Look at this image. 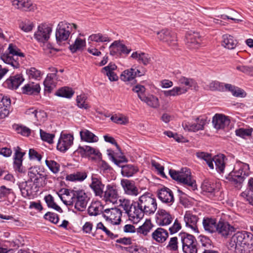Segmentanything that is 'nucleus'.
<instances>
[{
	"mask_svg": "<svg viewBox=\"0 0 253 253\" xmlns=\"http://www.w3.org/2000/svg\"><path fill=\"white\" fill-rule=\"evenodd\" d=\"M228 248L235 253H250L253 250V234L246 231H238L230 238Z\"/></svg>",
	"mask_w": 253,
	"mask_h": 253,
	"instance_id": "f257e3e1",
	"label": "nucleus"
},
{
	"mask_svg": "<svg viewBox=\"0 0 253 253\" xmlns=\"http://www.w3.org/2000/svg\"><path fill=\"white\" fill-rule=\"evenodd\" d=\"M157 209L156 199L149 193L140 196L137 201V209H134L135 213H137V223L143 218L144 214L150 215L153 214Z\"/></svg>",
	"mask_w": 253,
	"mask_h": 253,
	"instance_id": "f03ea898",
	"label": "nucleus"
},
{
	"mask_svg": "<svg viewBox=\"0 0 253 253\" xmlns=\"http://www.w3.org/2000/svg\"><path fill=\"white\" fill-rule=\"evenodd\" d=\"M249 165L239 162L236 164L233 170L228 174L226 178L231 182L238 189H240L242 183L249 175Z\"/></svg>",
	"mask_w": 253,
	"mask_h": 253,
	"instance_id": "7ed1b4c3",
	"label": "nucleus"
},
{
	"mask_svg": "<svg viewBox=\"0 0 253 253\" xmlns=\"http://www.w3.org/2000/svg\"><path fill=\"white\" fill-rule=\"evenodd\" d=\"M72 197L69 199H63L61 195L58 194L60 199L63 203L67 206H71L74 204L76 209L79 211H84L86 207L88 198L86 194L83 190H72Z\"/></svg>",
	"mask_w": 253,
	"mask_h": 253,
	"instance_id": "20e7f679",
	"label": "nucleus"
},
{
	"mask_svg": "<svg viewBox=\"0 0 253 253\" xmlns=\"http://www.w3.org/2000/svg\"><path fill=\"white\" fill-rule=\"evenodd\" d=\"M196 155L198 158L205 160L211 169L214 168L212 162L214 161L216 170L219 173L224 172L225 167L224 161L225 157L223 155H218L212 158L211 154L199 151L196 152Z\"/></svg>",
	"mask_w": 253,
	"mask_h": 253,
	"instance_id": "39448f33",
	"label": "nucleus"
},
{
	"mask_svg": "<svg viewBox=\"0 0 253 253\" xmlns=\"http://www.w3.org/2000/svg\"><path fill=\"white\" fill-rule=\"evenodd\" d=\"M169 174L173 179L179 183L190 187L193 190L196 188V181L192 179L191 172L189 169L182 168L179 171L170 169Z\"/></svg>",
	"mask_w": 253,
	"mask_h": 253,
	"instance_id": "423d86ee",
	"label": "nucleus"
},
{
	"mask_svg": "<svg viewBox=\"0 0 253 253\" xmlns=\"http://www.w3.org/2000/svg\"><path fill=\"white\" fill-rule=\"evenodd\" d=\"M78 26L74 23H69L66 21H61L58 24L55 37L57 43L67 41L71 33L77 29Z\"/></svg>",
	"mask_w": 253,
	"mask_h": 253,
	"instance_id": "0eeeda50",
	"label": "nucleus"
},
{
	"mask_svg": "<svg viewBox=\"0 0 253 253\" xmlns=\"http://www.w3.org/2000/svg\"><path fill=\"white\" fill-rule=\"evenodd\" d=\"M178 237L182 243L183 253H197V242L194 236L183 232L179 234Z\"/></svg>",
	"mask_w": 253,
	"mask_h": 253,
	"instance_id": "6e6552de",
	"label": "nucleus"
},
{
	"mask_svg": "<svg viewBox=\"0 0 253 253\" xmlns=\"http://www.w3.org/2000/svg\"><path fill=\"white\" fill-rule=\"evenodd\" d=\"M8 49L9 50V53H4L1 55L0 56L1 60L5 63L10 65L14 68H19L20 64L17 61L18 58L16 57L15 58L13 56L16 55L24 57V53L19 52L20 50L18 47L12 43L9 44Z\"/></svg>",
	"mask_w": 253,
	"mask_h": 253,
	"instance_id": "1a4fd4ad",
	"label": "nucleus"
},
{
	"mask_svg": "<svg viewBox=\"0 0 253 253\" xmlns=\"http://www.w3.org/2000/svg\"><path fill=\"white\" fill-rule=\"evenodd\" d=\"M14 153L13 155V168L14 171L17 173L25 174L26 169L23 166V157L25 155V152H22V149L16 146L14 148Z\"/></svg>",
	"mask_w": 253,
	"mask_h": 253,
	"instance_id": "9d476101",
	"label": "nucleus"
},
{
	"mask_svg": "<svg viewBox=\"0 0 253 253\" xmlns=\"http://www.w3.org/2000/svg\"><path fill=\"white\" fill-rule=\"evenodd\" d=\"M28 175V181L33 182L36 188L43 187L46 184V175L41 173L35 167L29 168Z\"/></svg>",
	"mask_w": 253,
	"mask_h": 253,
	"instance_id": "9b49d317",
	"label": "nucleus"
},
{
	"mask_svg": "<svg viewBox=\"0 0 253 253\" xmlns=\"http://www.w3.org/2000/svg\"><path fill=\"white\" fill-rule=\"evenodd\" d=\"M121 206L123 207L124 211L127 214L129 219L133 223L136 224L137 213H135L136 211H134V209H137V201H133L132 202L128 199H123L120 200Z\"/></svg>",
	"mask_w": 253,
	"mask_h": 253,
	"instance_id": "f8f14e48",
	"label": "nucleus"
},
{
	"mask_svg": "<svg viewBox=\"0 0 253 253\" xmlns=\"http://www.w3.org/2000/svg\"><path fill=\"white\" fill-rule=\"evenodd\" d=\"M196 123L184 122L182 123V126L185 130L188 131H197L203 130L205 125L210 120H208V118L206 116H200L196 119Z\"/></svg>",
	"mask_w": 253,
	"mask_h": 253,
	"instance_id": "ddd939ff",
	"label": "nucleus"
},
{
	"mask_svg": "<svg viewBox=\"0 0 253 253\" xmlns=\"http://www.w3.org/2000/svg\"><path fill=\"white\" fill-rule=\"evenodd\" d=\"M157 35L160 41L167 43L168 45L174 46L176 44V37L174 32L166 29L158 32Z\"/></svg>",
	"mask_w": 253,
	"mask_h": 253,
	"instance_id": "4468645a",
	"label": "nucleus"
},
{
	"mask_svg": "<svg viewBox=\"0 0 253 253\" xmlns=\"http://www.w3.org/2000/svg\"><path fill=\"white\" fill-rule=\"evenodd\" d=\"M235 227L230 225L228 222L223 220H219L217 222L216 232L222 237L227 238L235 232Z\"/></svg>",
	"mask_w": 253,
	"mask_h": 253,
	"instance_id": "2eb2a0df",
	"label": "nucleus"
},
{
	"mask_svg": "<svg viewBox=\"0 0 253 253\" xmlns=\"http://www.w3.org/2000/svg\"><path fill=\"white\" fill-rule=\"evenodd\" d=\"M110 54L113 56H120L122 54H128L131 51L126 45L119 41L113 42L109 47Z\"/></svg>",
	"mask_w": 253,
	"mask_h": 253,
	"instance_id": "dca6fc26",
	"label": "nucleus"
},
{
	"mask_svg": "<svg viewBox=\"0 0 253 253\" xmlns=\"http://www.w3.org/2000/svg\"><path fill=\"white\" fill-rule=\"evenodd\" d=\"M52 28L46 24L39 25L38 31L35 33V38L40 42H44L48 41L50 37Z\"/></svg>",
	"mask_w": 253,
	"mask_h": 253,
	"instance_id": "f3484780",
	"label": "nucleus"
},
{
	"mask_svg": "<svg viewBox=\"0 0 253 253\" xmlns=\"http://www.w3.org/2000/svg\"><path fill=\"white\" fill-rule=\"evenodd\" d=\"M157 196L162 202L169 206L171 205L174 201L172 191L166 187H163L157 191Z\"/></svg>",
	"mask_w": 253,
	"mask_h": 253,
	"instance_id": "a211bd4d",
	"label": "nucleus"
},
{
	"mask_svg": "<svg viewBox=\"0 0 253 253\" xmlns=\"http://www.w3.org/2000/svg\"><path fill=\"white\" fill-rule=\"evenodd\" d=\"M74 137L70 134H61L57 145V149L65 152L73 143Z\"/></svg>",
	"mask_w": 253,
	"mask_h": 253,
	"instance_id": "6ab92c4d",
	"label": "nucleus"
},
{
	"mask_svg": "<svg viewBox=\"0 0 253 253\" xmlns=\"http://www.w3.org/2000/svg\"><path fill=\"white\" fill-rule=\"evenodd\" d=\"M106 214H103V216L109 219L115 224H118L121 221V216L122 212L118 208L107 209L104 210Z\"/></svg>",
	"mask_w": 253,
	"mask_h": 253,
	"instance_id": "aec40b11",
	"label": "nucleus"
},
{
	"mask_svg": "<svg viewBox=\"0 0 253 253\" xmlns=\"http://www.w3.org/2000/svg\"><path fill=\"white\" fill-rule=\"evenodd\" d=\"M24 79L21 74L10 76L4 83L3 86L11 89H17L23 82Z\"/></svg>",
	"mask_w": 253,
	"mask_h": 253,
	"instance_id": "412c9836",
	"label": "nucleus"
},
{
	"mask_svg": "<svg viewBox=\"0 0 253 253\" xmlns=\"http://www.w3.org/2000/svg\"><path fill=\"white\" fill-rule=\"evenodd\" d=\"M121 184L126 194L136 196L139 194L138 189L133 181L123 179L121 180Z\"/></svg>",
	"mask_w": 253,
	"mask_h": 253,
	"instance_id": "4be33fe9",
	"label": "nucleus"
},
{
	"mask_svg": "<svg viewBox=\"0 0 253 253\" xmlns=\"http://www.w3.org/2000/svg\"><path fill=\"white\" fill-rule=\"evenodd\" d=\"M10 104L9 97L0 94V119H4L8 115Z\"/></svg>",
	"mask_w": 253,
	"mask_h": 253,
	"instance_id": "5701e85b",
	"label": "nucleus"
},
{
	"mask_svg": "<svg viewBox=\"0 0 253 253\" xmlns=\"http://www.w3.org/2000/svg\"><path fill=\"white\" fill-rule=\"evenodd\" d=\"M156 218L157 223L160 226L169 225L173 219L169 213L163 209L158 210L156 214Z\"/></svg>",
	"mask_w": 253,
	"mask_h": 253,
	"instance_id": "b1692460",
	"label": "nucleus"
},
{
	"mask_svg": "<svg viewBox=\"0 0 253 253\" xmlns=\"http://www.w3.org/2000/svg\"><path fill=\"white\" fill-rule=\"evenodd\" d=\"M25 114L33 121L42 122L46 117V113L42 110L30 108L25 111Z\"/></svg>",
	"mask_w": 253,
	"mask_h": 253,
	"instance_id": "393cba45",
	"label": "nucleus"
},
{
	"mask_svg": "<svg viewBox=\"0 0 253 253\" xmlns=\"http://www.w3.org/2000/svg\"><path fill=\"white\" fill-rule=\"evenodd\" d=\"M212 124L216 129H223L229 125L230 120L224 115L216 114L212 118Z\"/></svg>",
	"mask_w": 253,
	"mask_h": 253,
	"instance_id": "a878e982",
	"label": "nucleus"
},
{
	"mask_svg": "<svg viewBox=\"0 0 253 253\" xmlns=\"http://www.w3.org/2000/svg\"><path fill=\"white\" fill-rule=\"evenodd\" d=\"M90 187L96 196H102L104 185L102 183L101 179L96 177L95 175L93 174L91 176V183L90 184Z\"/></svg>",
	"mask_w": 253,
	"mask_h": 253,
	"instance_id": "bb28decb",
	"label": "nucleus"
},
{
	"mask_svg": "<svg viewBox=\"0 0 253 253\" xmlns=\"http://www.w3.org/2000/svg\"><path fill=\"white\" fill-rule=\"evenodd\" d=\"M198 217L193 214L190 211H187L184 217L185 225L187 227L191 228L194 231H198L197 223L198 221Z\"/></svg>",
	"mask_w": 253,
	"mask_h": 253,
	"instance_id": "cd10ccee",
	"label": "nucleus"
},
{
	"mask_svg": "<svg viewBox=\"0 0 253 253\" xmlns=\"http://www.w3.org/2000/svg\"><path fill=\"white\" fill-rule=\"evenodd\" d=\"M118 192L116 186L112 185H108L104 192V197L106 201L114 203L118 198Z\"/></svg>",
	"mask_w": 253,
	"mask_h": 253,
	"instance_id": "c85d7f7f",
	"label": "nucleus"
},
{
	"mask_svg": "<svg viewBox=\"0 0 253 253\" xmlns=\"http://www.w3.org/2000/svg\"><path fill=\"white\" fill-rule=\"evenodd\" d=\"M12 3L15 8L24 11H31L34 8L33 3L29 0H12Z\"/></svg>",
	"mask_w": 253,
	"mask_h": 253,
	"instance_id": "c756f323",
	"label": "nucleus"
},
{
	"mask_svg": "<svg viewBox=\"0 0 253 253\" xmlns=\"http://www.w3.org/2000/svg\"><path fill=\"white\" fill-rule=\"evenodd\" d=\"M169 233L165 229L159 227L152 234V239L158 243H164L168 238Z\"/></svg>",
	"mask_w": 253,
	"mask_h": 253,
	"instance_id": "7c9ffc66",
	"label": "nucleus"
},
{
	"mask_svg": "<svg viewBox=\"0 0 253 253\" xmlns=\"http://www.w3.org/2000/svg\"><path fill=\"white\" fill-rule=\"evenodd\" d=\"M77 151L83 157L90 156L91 155H94L99 158L101 156V154L98 150L89 146H80Z\"/></svg>",
	"mask_w": 253,
	"mask_h": 253,
	"instance_id": "2f4dec72",
	"label": "nucleus"
},
{
	"mask_svg": "<svg viewBox=\"0 0 253 253\" xmlns=\"http://www.w3.org/2000/svg\"><path fill=\"white\" fill-rule=\"evenodd\" d=\"M136 73L135 69L130 68L125 70L121 75V79L124 82H130L131 84H135Z\"/></svg>",
	"mask_w": 253,
	"mask_h": 253,
	"instance_id": "473e14b6",
	"label": "nucleus"
},
{
	"mask_svg": "<svg viewBox=\"0 0 253 253\" xmlns=\"http://www.w3.org/2000/svg\"><path fill=\"white\" fill-rule=\"evenodd\" d=\"M203 225L205 230L210 233L216 232L217 223L214 218L206 217L203 220Z\"/></svg>",
	"mask_w": 253,
	"mask_h": 253,
	"instance_id": "72a5a7b5",
	"label": "nucleus"
},
{
	"mask_svg": "<svg viewBox=\"0 0 253 253\" xmlns=\"http://www.w3.org/2000/svg\"><path fill=\"white\" fill-rule=\"evenodd\" d=\"M237 44V42L234 37L230 35L222 36V45L229 49H233Z\"/></svg>",
	"mask_w": 253,
	"mask_h": 253,
	"instance_id": "f704fd0d",
	"label": "nucleus"
},
{
	"mask_svg": "<svg viewBox=\"0 0 253 253\" xmlns=\"http://www.w3.org/2000/svg\"><path fill=\"white\" fill-rule=\"evenodd\" d=\"M40 84L34 83L26 84L22 88L23 93L29 95L38 94L40 92Z\"/></svg>",
	"mask_w": 253,
	"mask_h": 253,
	"instance_id": "c9c22d12",
	"label": "nucleus"
},
{
	"mask_svg": "<svg viewBox=\"0 0 253 253\" xmlns=\"http://www.w3.org/2000/svg\"><path fill=\"white\" fill-rule=\"evenodd\" d=\"M186 39L188 46L192 48H198L201 41L198 33H188L186 35Z\"/></svg>",
	"mask_w": 253,
	"mask_h": 253,
	"instance_id": "e433bc0d",
	"label": "nucleus"
},
{
	"mask_svg": "<svg viewBox=\"0 0 253 253\" xmlns=\"http://www.w3.org/2000/svg\"><path fill=\"white\" fill-rule=\"evenodd\" d=\"M80 134L81 139L85 142H96L98 140V137L92 132L85 129L81 130Z\"/></svg>",
	"mask_w": 253,
	"mask_h": 253,
	"instance_id": "4c0bfd02",
	"label": "nucleus"
},
{
	"mask_svg": "<svg viewBox=\"0 0 253 253\" xmlns=\"http://www.w3.org/2000/svg\"><path fill=\"white\" fill-rule=\"evenodd\" d=\"M138 171V169L132 165H126L122 166V174L126 177L132 176Z\"/></svg>",
	"mask_w": 253,
	"mask_h": 253,
	"instance_id": "58836bf2",
	"label": "nucleus"
},
{
	"mask_svg": "<svg viewBox=\"0 0 253 253\" xmlns=\"http://www.w3.org/2000/svg\"><path fill=\"white\" fill-rule=\"evenodd\" d=\"M186 92H187V88L175 86L172 89L164 91V93L166 96H175L185 93Z\"/></svg>",
	"mask_w": 253,
	"mask_h": 253,
	"instance_id": "ea45409f",
	"label": "nucleus"
},
{
	"mask_svg": "<svg viewBox=\"0 0 253 253\" xmlns=\"http://www.w3.org/2000/svg\"><path fill=\"white\" fill-rule=\"evenodd\" d=\"M29 182L28 180L23 182L19 185L21 194L25 198L31 196L32 194V186L31 184H28Z\"/></svg>",
	"mask_w": 253,
	"mask_h": 253,
	"instance_id": "a19ab883",
	"label": "nucleus"
},
{
	"mask_svg": "<svg viewBox=\"0 0 253 253\" xmlns=\"http://www.w3.org/2000/svg\"><path fill=\"white\" fill-rule=\"evenodd\" d=\"M55 78V74H48L44 81L43 84L45 91L50 92L54 86L53 79Z\"/></svg>",
	"mask_w": 253,
	"mask_h": 253,
	"instance_id": "79ce46f5",
	"label": "nucleus"
},
{
	"mask_svg": "<svg viewBox=\"0 0 253 253\" xmlns=\"http://www.w3.org/2000/svg\"><path fill=\"white\" fill-rule=\"evenodd\" d=\"M153 227V225L151 220L147 219L141 226L137 228V232L144 236H146L151 230Z\"/></svg>",
	"mask_w": 253,
	"mask_h": 253,
	"instance_id": "37998d69",
	"label": "nucleus"
},
{
	"mask_svg": "<svg viewBox=\"0 0 253 253\" xmlns=\"http://www.w3.org/2000/svg\"><path fill=\"white\" fill-rule=\"evenodd\" d=\"M74 93V91L69 87H63L59 89L55 93V95L62 97L70 98Z\"/></svg>",
	"mask_w": 253,
	"mask_h": 253,
	"instance_id": "c03bdc74",
	"label": "nucleus"
},
{
	"mask_svg": "<svg viewBox=\"0 0 253 253\" xmlns=\"http://www.w3.org/2000/svg\"><path fill=\"white\" fill-rule=\"evenodd\" d=\"M178 83L181 85H184L186 86L184 88H187V90L190 87H194L195 88L197 86L196 82L192 79L187 78L185 77H181L178 80Z\"/></svg>",
	"mask_w": 253,
	"mask_h": 253,
	"instance_id": "a18cd8bd",
	"label": "nucleus"
},
{
	"mask_svg": "<svg viewBox=\"0 0 253 253\" xmlns=\"http://www.w3.org/2000/svg\"><path fill=\"white\" fill-rule=\"evenodd\" d=\"M148 105L153 108H158L159 106L158 98L153 95L145 96L141 100Z\"/></svg>",
	"mask_w": 253,
	"mask_h": 253,
	"instance_id": "49530a36",
	"label": "nucleus"
},
{
	"mask_svg": "<svg viewBox=\"0 0 253 253\" xmlns=\"http://www.w3.org/2000/svg\"><path fill=\"white\" fill-rule=\"evenodd\" d=\"M87 177V174L85 172H77L73 174L68 175L66 177L67 180L74 181H83Z\"/></svg>",
	"mask_w": 253,
	"mask_h": 253,
	"instance_id": "de8ad7c7",
	"label": "nucleus"
},
{
	"mask_svg": "<svg viewBox=\"0 0 253 253\" xmlns=\"http://www.w3.org/2000/svg\"><path fill=\"white\" fill-rule=\"evenodd\" d=\"M44 200L48 207L51 208L59 212H62V210L54 202L53 197L50 194L45 196Z\"/></svg>",
	"mask_w": 253,
	"mask_h": 253,
	"instance_id": "09e8293b",
	"label": "nucleus"
},
{
	"mask_svg": "<svg viewBox=\"0 0 253 253\" xmlns=\"http://www.w3.org/2000/svg\"><path fill=\"white\" fill-rule=\"evenodd\" d=\"M85 42L80 38H77L74 43L69 46V49L72 53L76 52L85 45Z\"/></svg>",
	"mask_w": 253,
	"mask_h": 253,
	"instance_id": "8fccbe9b",
	"label": "nucleus"
},
{
	"mask_svg": "<svg viewBox=\"0 0 253 253\" xmlns=\"http://www.w3.org/2000/svg\"><path fill=\"white\" fill-rule=\"evenodd\" d=\"M88 40L98 42H106L111 41L110 38L106 35H103L98 33L96 34H92L89 37Z\"/></svg>",
	"mask_w": 253,
	"mask_h": 253,
	"instance_id": "3c124183",
	"label": "nucleus"
},
{
	"mask_svg": "<svg viewBox=\"0 0 253 253\" xmlns=\"http://www.w3.org/2000/svg\"><path fill=\"white\" fill-rule=\"evenodd\" d=\"M26 73L29 78L39 80L42 77V73L41 71L34 67L30 68L26 70Z\"/></svg>",
	"mask_w": 253,
	"mask_h": 253,
	"instance_id": "603ef678",
	"label": "nucleus"
},
{
	"mask_svg": "<svg viewBox=\"0 0 253 253\" xmlns=\"http://www.w3.org/2000/svg\"><path fill=\"white\" fill-rule=\"evenodd\" d=\"M208 87L211 91H224V84L216 81L211 82L208 85Z\"/></svg>",
	"mask_w": 253,
	"mask_h": 253,
	"instance_id": "864d4df0",
	"label": "nucleus"
},
{
	"mask_svg": "<svg viewBox=\"0 0 253 253\" xmlns=\"http://www.w3.org/2000/svg\"><path fill=\"white\" fill-rule=\"evenodd\" d=\"M45 164L49 169L53 173H57L60 170V165L53 160H46Z\"/></svg>",
	"mask_w": 253,
	"mask_h": 253,
	"instance_id": "5fc2aeb1",
	"label": "nucleus"
},
{
	"mask_svg": "<svg viewBox=\"0 0 253 253\" xmlns=\"http://www.w3.org/2000/svg\"><path fill=\"white\" fill-rule=\"evenodd\" d=\"M86 97L84 94L77 96V106L80 108L87 109L89 108V106L86 102Z\"/></svg>",
	"mask_w": 253,
	"mask_h": 253,
	"instance_id": "6e6d98bb",
	"label": "nucleus"
},
{
	"mask_svg": "<svg viewBox=\"0 0 253 253\" xmlns=\"http://www.w3.org/2000/svg\"><path fill=\"white\" fill-rule=\"evenodd\" d=\"M166 248L170 251H177L178 248L177 237H174L170 238Z\"/></svg>",
	"mask_w": 253,
	"mask_h": 253,
	"instance_id": "4d7b16f0",
	"label": "nucleus"
},
{
	"mask_svg": "<svg viewBox=\"0 0 253 253\" xmlns=\"http://www.w3.org/2000/svg\"><path fill=\"white\" fill-rule=\"evenodd\" d=\"M34 27L33 22L28 20L22 21L19 24V28L25 32H29L32 30Z\"/></svg>",
	"mask_w": 253,
	"mask_h": 253,
	"instance_id": "13d9d810",
	"label": "nucleus"
},
{
	"mask_svg": "<svg viewBox=\"0 0 253 253\" xmlns=\"http://www.w3.org/2000/svg\"><path fill=\"white\" fill-rule=\"evenodd\" d=\"M253 129H247L244 128H240L237 129L235 131L236 134L243 138H245L248 136L252 135Z\"/></svg>",
	"mask_w": 253,
	"mask_h": 253,
	"instance_id": "bf43d9fd",
	"label": "nucleus"
},
{
	"mask_svg": "<svg viewBox=\"0 0 253 253\" xmlns=\"http://www.w3.org/2000/svg\"><path fill=\"white\" fill-rule=\"evenodd\" d=\"M132 90L133 91L137 93L138 98L141 100L145 96L144 93L146 89L144 86L142 85L137 84L132 88Z\"/></svg>",
	"mask_w": 253,
	"mask_h": 253,
	"instance_id": "052dcab7",
	"label": "nucleus"
},
{
	"mask_svg": "<svg viewBox=\"0 0 253 253\" xmlns=\"http://www.w3.org/2000/svg\"><path fill=\"white\" fill-rule=\"evenodd\" d=\"M40 132L41 139L43 141L47 142L49 144L53 143V139L55 137L54 134L47 133L41 129L40 130Z\"/></svg>",
	"mask_w": 253,
	"mask_h": 253,
	"instance_id": "680f3d73",
	"label": "nucleus"
},
{
	"mask_svg": "<svg viewBox=\"0 0 253 253\" xmlns=\"http://www.w3.org/2000/svg\"><path fill=\"white\" fill-rule=\"evenodd\" d=\"M96 229L102 230L109 237L112 239L118 237V235H114L110 230H109L101 222L97 224Z\"/></svg>",
	"mask_w": 253,
	"mask_h": 253,
	"instance_id": "e2e57ef3",
	"label": "nucleus"
},
{
	"mask_svg": "<svg viewBox=\"0 0 253 253\" xmlns=\"http://www.w3.org/2000/svg\"><path fill=\"white\" fill-rule=\"evenodd\" d=\"M202 188L203 191L213 193L215 190V184L209 181H204L202 185Z\"/></svg>",
	"mask_w": 253,
	"mask_h": 253,
	"instance_id": "0e129e2a",
	"label": "nucleus"
},
{
	"mask_svg": "<svg viewBox=\"0 0 253 253\" xmlns=\"http://www.w3.org/2000/svg\"><path fill=\"white\" fill-rule=\"evenodd\" d=\"M13 194L12 190L10 188L6 187V186L2 185L0 187V198L6 199L11 195Z\"/></svg>",
	"mask_w": 253,
	"mask_h": 253,
	"instance_id": "69168bd1",
	"label": "nucleus"
},
{
	"mask_svg": "<svg viewBox=\"0 0 253 253\" xmlns=\"http://www.w3.org/2000/svg\"><path fill=\"white\" fill-rule=\"evenodd\" d=\"M124 249L131 253H147L146 248L137 246L124 248Z\"/></svg>",
	"mask_w": 253,
	"mask_h": 253,
	"instance_id": "338daca9",
	"label": "nucleus"
},
{
	"mask_svg": "<svg viewBox=\"0 0 253 253\" xmlns=\"http://www.w3.org/2000/svg\"><path fill=\"white\" fill-rule=\"evenodd\" d=\"M88 213L90 216H96L99 214V207L96 203L92 204L88 208Z\"/></svg>",
	"mask_w": 253,
	"mask_h": 253,
	"instance_id": "774afa93",
	"label": "nucleus"
}]
</instances>
